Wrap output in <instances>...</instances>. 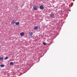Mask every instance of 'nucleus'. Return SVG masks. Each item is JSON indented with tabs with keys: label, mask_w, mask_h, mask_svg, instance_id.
Returning a JSON list of instances; mask_svg holds the SVG:
<instances>
[{
	"label": "nucleus",
	"mask_w": 77,
	"mask_h": 77,
	"mask_svg": "<svg viewBox=\"0 0 77 77\" xmlns=\"http://www.w3.org/2000/svg\"><path fill=\"white\" fill-rule=\"evenodd\" d=\"M16 23V21H15V20H13L11 22V24H15Z\"/></svg>",
	"instance_id": "1"
},
{
	"label": "nucleus",
	"mask_w": 77,
	"mask_h": 77,
	"mask_svg": "<svg viewBox=\"0 0 77 77\" xmlns=\"http://www.w3.org/2000/svg\"><path fill=\"white\" fill-rule=\"evenodd\" d=\"M33 9L34 10H35V11H36L37 9H38V8H37V7H36V6L34 5L33 7Z\"/></svg>",
	"instance_id": "2"
},
{
	"label": "nucleus",
	"mask_w": 77,
	"mask_h": 77,
	"mask_svg": "<svg viewBox=\"0 0 77 77\" xmlns=\"http://www.w3.org/2000/svg\"><path fill=\"white\" fill-rule=\"evenodd\" d=\"M29 36L31 37L33 35V32H29Z\"/></svg>",
	"instance_id": "3"
},
{
	"label": "nucleus",
	"mask_w": 77,
	"mask_h": 77,
	"mask_svg": "<svg viewBox=\"0 0 77 77\" xmlns=\"http://www.w3.org/2000/svg\"><path fill=\"white\" fill-rule=\"evenodd\" d=\"M24 32H21L20 33V35L21 36H24Z\"/></svg>",
	"instance_id": "4"
},
{
	"label": "nucleus",
	"mask_w": 77,
	"mask_h": 77,
	"mask_svg": "<svg viewBox=\"0 0 77 77\" xmlns=\"http://www.w3.org/2000/svg\"><path fill=\"white\" fill-rule=\"evenodd\" d=\"M40 9H44V6L42 5H41L40 6Z\"/></svg>",
	"instance_id": "5"
},
{
	"label": "nucleus",
	"mask_w": 77,
	"mask_h": 77,
	"mask_svg": "<svg viewBox=\"0 0 77 77\" xmlns=\"http://www.w3.org/2000/svg\"><path fill=\"white\" fill-rule=\"evenodd\" d=\"M15 23L16 25L17 26H18V25H19V24H20V23H19V22H16Z\"/></svg>",
	"instance_id": "6"
},
{
	"label": "nucleus",
	"mask_w": 77,
	"mask_h": 77,
	"mask_svg": "<svg viewBox=\"0 0 77 77\" xmlns=\"http://www.w3.org/2000/svg\"><path fill=\"white\" fill-rule=\"evenodd\" d=\"M38 29V26H35L34 27V30H36L37 29Z\"/></svg>",
	"instance_id": "7"
},
{
	"label": "nucleus",
	"mask_w": 77,
	"mask_h": 77,
	"mask_svg": "<svg viewBox=\"0 0 77 77\" xmlns=\"http://www.w3.org/2000/svg\"><path fill=\"white\" fill-rule=\"evenodd\" d=\"M10 65H14V63L12 62H11L10 63Z\"/></svg>",
	"instance_id": "8"
},
{
	"label": "nucleus",
	"mask_w": 77,
	"mask_h": 77,
	"mask_svg": "<svg viewBox=\"0 0 77 77\" xmlns=\"http://www.w3.org/2000/svg\"><path fill=\"white\" fill-rule=\"evenodd\" d=\"M0 66L1 67H4V66H5V65L3 64H1Z\"/></svg>",
	"instance_id": "9"
},
{
	"label": "nucleus",
	"mask_w": 77,
	"mask_h": 77,
	"mask_svg": "<svg viewBox=\"0 0 77 77\" xmlns=\"http://www.w3.org/2000/svg\"><path fill=\"white\" fill-rule=\"evenodd\" d=\"M50 17H54V14H51Z\"/></svg>",
	"instance_id": "10"
},
{
	"label": "nucleus",
	"mask_w": 77,
	"mask_h": 77,
	"mask_svg": "<svg viewBox=\"0 0 77 77\" xmlns=\"http://www.w3.org/2000/svg\"><path fill=\"white\" fill-rule=\"evenodd\" d=\"M3 57H0V60H3Z\"/></svg>",
	"instance_id": "11"
},
{
	"label": "nucleus",
	"mask_w": 77,
	"mask_h": 77,
	"mask_svg": "<svg viewBox=\"0 0 77 77\" xmlns=\"http://www.w3.org/2000/svg\"><path fill=\"white\" fill-rule=\"evenodd\" d=\"M8 59V57H7L5 58V60H6V59Z\"/></svg>",
	"instance_id": "12"
},
{
	"label": "nucleus",
	"mask_w": 77,
	"mask_h": 77,
	"mask_svg": "<svg viewBox=\"0 0 77 77\" xmlns=\"http://www.w3.org/2000/svg\"><path fill=\"white\" fill-rule=\"evenodd\" d=\"M44 45H47V43H45V42H43V43Z\"/></svg>",
	"instance_id": "13"
},
{
	"label": "nucleus",
	"mask_w": 77,
	"mask_h": 77,
	"mask_svg": "<svg viewBox=\"0 0 77 77\" xmlns=\"http://www.w3.org/2000/svg\"><path fill=\"white\" fill-rule=\"evenodd\" d=\"M17 8H18V7L17 6H15V8H16V9H17Z\"/></svg>",
	"instance_id": "14"
}]
</instances>
